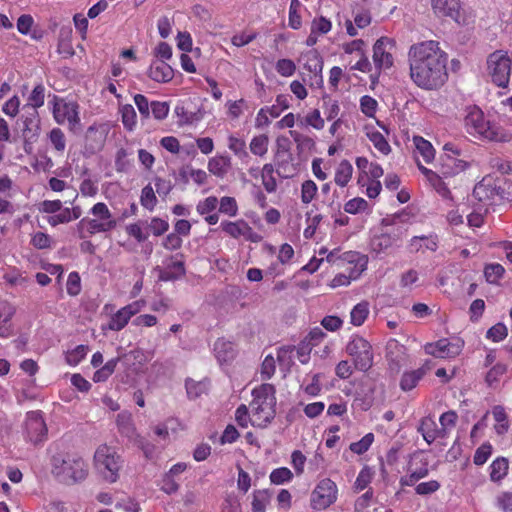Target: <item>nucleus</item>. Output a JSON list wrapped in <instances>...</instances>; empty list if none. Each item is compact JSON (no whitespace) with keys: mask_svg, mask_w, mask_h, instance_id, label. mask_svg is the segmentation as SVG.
<instances>
[{"mask_svg":"<svg viewBox=\"0 0 512 512\" xmlns=\"http://www.w3.org/2000/svg\"><path fill=\"white\" fill-rule=\"evenodd\" d=\"M410 75L414 83L424 89L441 87L447 77V54L437 41L429 40L414 44L409 53Z\"/></svg>","mask_w":512,"mask_h":512,"instance_id":"obj_1","label":"nucleus"},{"mask_svg":"<svg viewBox=\"0 0 512 512\" xmlns=\"http://www.w3.org/2000/svg\"><path fill=\"white\" fill-rule=\"evenodd\" d=\"M87 465L80 457L54 456L52 459V473L56 479L64 484L72 485L82 481L87 476Z\"/></svg>","mask_w":512,"mask_h":512,"instance_id":"obj_2","label":"nucleus"},{"mask_svg":"<svg viewBox=\"0 0 512 512\" xmlns=\"http://www.w3.org/2000/svg\"><path fill=\"white\" fill-rule=\"evenodd\" d=\"M466 130L471 135H479L490 141H508V137L499 128L485 121L484 113L478 107H470L464 119Z\"/></svg>","mask_w":512,"mask_h":512,"instance_id":"obj_3","label":"nucleus"},{"mask_svg":"<svg viewBox=\"0 0 512 512\" xmlns=\"http://www.w3.org/2000/svg\"><path fill=\"white\" fill-rule=\"evenodd\" d=\"M52 112L55 121L60 125L67 121L69 129L73 133H77L81 129L79 105L76 102H67L65 99L54 95Z\"/></svg>","mask_w":512,"mask_h":512,"instance_id":"obj_4","label":"nucleus"},{"mask_svg":"<svg viewBox=\"0 0 512 512\" xmlns=\"http://www.w3.org/2000/svg\"><path fill=\"white\" fill-rule=\"evenodd\" d=\"M94 459L104 477L110 482H115L122 466L121 458L115 450L105 444L101 445L97 448Z\"/></svg>","mask_w":512,"mask_h":512,"instance_id":"obj_5","label":"nucleus"},{"mask_svg":"<svg viewBox=\"0 0 512 512\" xmlns=\"http://www.w3.org/2000/svg\"><path fill=\"white\" fill-rule=\"evenodd\" d=\"M487 66L492 81L499 87L505 88L508 85L511 60L503 51H495L489 55Z\"/></svg>","mask_w":512,"mask_h":512,"instance_id":"obj_6","label":"nucleus"},{"mask_svg":"<svg viewBox=\"0 0 512 512\" xmlns=\"http://www.w3.org/2000/svg\"><path fill=\"white\" fill-rule=\"evenodd\" d=\"M337 485L329 478L318 482L311 493L310 505L314 510H324L337 500Z\"/></svg>","mask_w":512,"mask_h":512,"instance_id":"obj_7","label":"nucleus"},{"mask_svg":"<svg viewBox=\"0 0 512 512\" xmlns=\"http://www.w3.org/2000/svg\"><path fill=\"white\" fill-rule=\"evenodd\" d=\"M347 353L354 358L355 368L360 371H367L373 363L371 345L362 337H355L346 346Z\"/></svg>","mask_w":512,"mask_h":512,"instance_id":"obj_8","label":"nucleus"},{"mask_svg":"<svg viewBox=\"0 0 512 512\" xmlns=\"http://www.w3.org/2000/svg\"><path fill=\"white\" fill-rule=\"evenodd\" d=\"M464 342L460 339L449 341L448 339H440L435 343L425 345V352L437 358H453L460 354Z\"/></svg>","mask_w":512,"mask_h":512,"instance_id":"obj_9","label":"nucleus"},{"mask_svg":"<svg viewBox=\"0 0 512 512\" xmlns=\"http://www.w3.org/2000/svg\"><path fill=\"white\" fill-rule=\"evenodd\" d=\"M25 429L27 438L33 444L44 441L47 435V426L40 411H30L27 413Z\"/></svg>","mask_w":512,"mask_h":512,"instance_id":"obj_10","label":"nucleus"},{"mask_svg":"<svg viewBox=\"0 0 512 512\" xmlns=\"http://www.w3.org/2000/svg\"><path fill=\"white\" fill-rule=\"evenodd\" d=\"M432 8L438 17H449L458 24L465 21L459 0H432Z\"/></svg>","mask_w":512,"mask_h":512,"instance_id":"obj_11","label":"nucleus"},{"mask_svg":"<svg viewBox=\"0 0 512 512\" xmlns=\"http://www.w3.org/2000/svg\"><path fill=\"white\" fill-rule=\"evenodd\" d=\"M387 45L391 48L394 47V40L388 37H381L373 46V61L379 69L389 68L393 64V57L391 53L386 50Z\"/></svg>","mask_w":512,"mask_h":512,"instance_id":"obj_12","label":"nucleus"},{"mask_svg":"<svg viewBox=\"0 0 512 512\" xmlns=\"http://www.w3.org/2000/svg\"><path fill=\"white\" fill-rule=\"evenodd\" d=\"M403 231L399 227L393 233H382L374 236L371 240V249L376 253H381L392 247V245L401 237Z\"/></svg>","mask_w":512,"mask_h":512,"instance_id":"obj_13","label":"nucleus"},{"mask_svg":"<svg viewBox=\"0 0 512 512\" xmlns=\"http://www.w3.org/2000/svg\"><path fill=\"white\" fill-rule=\"evenodd\" d=\"M148 76L156 82L165 83L173 78L174 71L172 67L163 60H155L150 65Z\"/></svg>","mask_w":512,"mask_h":512,"instance_id":"obj_14","label":"nucleus"},{"mask_svg":"<svg viewBox=\"0 0 512 512\" xmlns=\"http://www.w3.org/2000/svg\"><path fill=\"white\" fill-rule=\"evenodd\" d=\"M440 172L444 177L456 175L465 170L467 162L456 159L455 157L445 153L440 156Z\"/></svg>","mask_w":512,"mask_h":512,"instance_id":"obj_15","label":"nucleus"},{"mask_svg":"<svg viewBox=\"0 0 512 512\" xmlns=\"http://www.w3.org/2000/svg\"><path fill=\"white\" fill-rule=\"evenodd\" d=\"M253 409L252 425L265 427L275 417V405L250 404Z\"/></svg>","mask_w":512,"mask_h":512,"instance_id":"obj_16","label":"nucleus"},{"mask_svg":"<svg viewBox=\"0 0 512 512\" xmlns=\"http://www.w3.org/2000/svg\"><path fill=\"white\" fill-rule=\"evenodd\" d=\"M304 68L318 78L317 83H322L323 58L317 50L313 49L303 55Z\"/></svg>","mask_w":512,"mask_h":512,"instance_id":"obj_17","label":"nucleus"},{"mask_svg":"<svg viewBox=\"0 0 512 512\" xmlns=\"http://www.w3.org/2000/svg\"><path fill=\"white\" fill-rule=\"evenodd\" d=\"M275 392V387L272 384L264 383L253 390L252 395L254 398L251 404L275 405Z\"/></svg>","mask_w":512,"mask_h":512,"instance_id":"obj_18","label":"nucleus"},{"mask_svg":"<svg viewBox=\"0 0 512 512\" xmlns=\"http://www.w3.org/2000/svg\"><path fill=\"white\" fill-rule=\"evenodd\" d=\"M72 28L71 26H63L59 30L57 51L65 58L74 55V49L71 44Z\"/></svg>","mask_w":512,"mask_h":512,"instance_id":"obj_19","label":"nucleus"},{"mask_svg":"<svg viewBox=\"0 0 512 512\" xmlns=\"http://www.w3.org/2000/svg\"><path fill=\"white\" fill-rule=\"evenodd\" d=\"M214 352L216 358L221 363L233 360L236 355L234 343L227 341L223 338H219L214 343Z\"/></svg>","mask_w":512,"mask_h":512,"instance_id":"obj_20","label":"nucleus"},{"mask_svg":"<svg viewBox=\"0 0 512 512\" xmlns=\"http://www.w3.org/2000/svg\"><path fill=\"white\" fill-rule=\"evenodd\" d=\"M14 313V308L8 302L0 301V337L11 335V319Z\"/></svg>","mask_w":512,"mask_h":512,"instance_id":"obj_21","label":"nucleus"},{"mask_svg":"<svg viewBox=\"0 0 512 512\" xmlns=\"http://www.w3.org/2000/svg\"><path fill=\"white\" fill-rule=\"evenodd\" d=\"M428 368L420 367L416 370L405 372L402 375L401 381H400V387L403 391H410L413 388L416 387L418 382L424 377L426 374Z\"/></svg>","mask_w":512,"mask_h":512,"instance_id":"obj_22","label":"nucleus"},{"mask_svg":"<svg viewBox=\"0 0 512 512\" xmlns=\"http://www.w3.org/2000/svg\"><path fill=\"white\" fill-rule=\"evenodd\" d=\"M24 128L22 131L23 137L33 136L38 139L40 131V118L37 110H33L23 120Z\"/></svg>","mask_w":512,"mask_h":512,"instance_id":"obj_23","label":"nucleus"},{"mask_svg":"<svg viewBox=\"0 0 512 512\" xmlns=\"http://www.w3.org/2000/svg\"><path fill=\"white\" fill-rule=\"evenodd\" d=\"M117 426L121 435L133 439L136 436L135 427L132 422L131 414L124 411L117 415Z\"/></svg>","mask_w":512,"mask_h":512,"instance_id":"obj_24","label":"nucleus"},{"mask_svg":"<svg viewBox=\"0 0 512 512\" xmlns=\"http://www.w3.org/2000/svg\"><path fill=\"white\" fill-rule=\"evenodd\" d=\"M185 387L187 395L190 399H196L203 394H206L209 389V381L207 379L195 381L193 379H186Z\"/></svg>","mask_w":512,"mask_h":512,"instance_id":"obj_25","label":"nucleus"},{"mask_svg":"<svg viewBox=\"0 0 512 512\" xmlns=\"http://www.w3.org/2000/svg\"><path fill=\"white\" fill-rule=\"evenodd\" d=\"M231 166L230 158L226 156H218L209 160L208 170L212 174L223 177Z\"/></svg>","mask_w":512,"mask_h":512,"instance_id":"obj_26","label":"nucleus"},{"mask_svg":"<svg viewBox=\"0 0 512 512\" xmlns=\"http://www.w3.org/2000/svg\"><path fill=\"white\" fill-rule=\"evenodd\" d=\"M222 229L234 238H237L240 235H247V233H252V228L244 221L223 222Z\"/></svg>","mask_w":512,"mask_h":512,"instance_id":"obj_27","label":"nucleus"},{"mask_svg":"<svg viewBox=\"0 0 512 512\" xmlns=\"http://www.w3.org/2000/svg\"><path fill=\"white\" fill-rule=\"evenodd\" d=\"M175 113L179 117L180 125L192 124L193 122L201 120L203 117V114L200 109L194 112L188 110L183 105H177L175 107Z\"/></svg>","mask_w":512,"mask_h":512,"instance_id":"obj_28","label":"nucleus"},{"mask_svg":"<svg viewBox=\"0 0 512 512\" xmlns=\"http://www.w3.org/2000/svg\"><path fill=\"white\" fill-rule=\"evenodd\" d=\"M353 167L348 160H342L335 173V183L345 187L352 177Z\"/></svg>","mask_w":512,"mask_h":512,"instance_id":"obj_29","label":"nucleus"},{"mask_svg":"<svg viewBox=\"0 0 512 512\" xmlns=\"http://www.w3.org/2000/svg\"><path fill=\"white\" fill-rule=\"evenodd\" d=\"M272 493L268 489L256 490L253 494L252 512H265Z\"/></svg>","mask_w":512,"mask_h":512,"instance_id":"obj_30","label":"nucleus"},{"mask_svg":"<svg viewBox=\"0 0 512 512\" xmlns=\"http://www.w3.org/2000/svg\"><path fill=\"white\" fill-rule=\"evenodd\" d=\"M418 430L428 444H431L437 438L436 423L430 417L422 419Z\"/></svg>","mask_w":512,"mask_h":512,"instance_id":"obj_31","label":"nucleus"},{"mask_svg":"<svg viewBox=\"0 0 512 512\" xmlns=\"http://www.w3.org/2000/svg\"><path fill=\"white\" fill-rule=\"evenodd\" d=\"M508 471V460L504 457H499L490 465V478L496 482L501 480Z\"/></svg>","mask_w":512,"mask_h":512,"instance_id":"obj_32","label":"nucleus"},{"mask_svg":"<svg viewBox=\"0 0 512 512\" xmlns=\"http://www.w3.org/2000/svg\"><path fill=\"white\" fill-rule=\"evenodd\" d=\"M413 141L417 151L422 155L424 161L429 163L435 155V150L431 143L421 136H415Z\"/></svg>","mask_w":512,"mask_h":512,"instance_id":"obj_33","label":"nucleus"},{"mask_svg":"<svg viewBox=\"0 0 512 512\" xmlns=\"http://www.w3.org/2000/svg\"><path fill=\"white\" fill-rule=\"evenodd\" d=\"M87 231L89 234L98 232H108L114 229L117 225L116 221H99L97 219L86 218Z\"/></svg>","mask_w":512,"mask_h":512,"instance_id":"obj_34","label":"nucleus"},{"mask_svg":"<svg viewBox=\"0 0 512 512\" xmlns=\"http://www.w3.org/2000/svg\"><path fill=\"white\" fill-rule=\"evenodd\" d=\"M131 318V312L125 309H120L115 313L108 324V328L113 331H119L123 329Z\"/></svg>","mask_w":512,"mask_h":512,"instance_id":"obj_35","label":"nucleus"},{"mask_svg":"<svg viewBox=\"0 0 512 512\" xmlns=\"http://www.w3.org/2000/svg\"><path fill=\"white\" fill-rule=\"evenodd\" d=\"M369 314V304L362 301L354 306L351 311V323L355 326H360L364 323Z\"/></svg>","mask_w":512,"mask_h":512,"instance_id":"obj_36","label":"nucleus"},{"mask_svg":"<svg viewBox=\"0 0 512 512\" xmlns=\"http://www.w3.org/2000/svg\"><path fill=\"white\" fill-rule=\"evenodd\" d=\"M119 358H113L105 363V365L98 369L93 375L94 382L106 381L115 371Z\"/></svg>","mask_w":512,"mask_h":512,"instance_id":"obj_37","label":"nucleus"},{"mask_svg":"<svg viewBox=\"0 0 512 512\" xmlns=\"http://www.w3.org/2000/svg\"><path fill=\"white\" fill-rule=\"evenodd\" d=\"M141 205L149 211H152L157 204V197L151 184L146 185L140 196Z\"/></svg>","mask_w":512,"mask_h":512,"instance_id":"obj_38","label":"nucleus"},{"mask_svg":"<svg viewBox=\"0 0 512 512\" xmlns=\"http://www.w3.org/2000/svg\"><path fill=\"white\" fill-rule=\"evenodd\" d=\"M420 241H424L425 242L424 245H425L426 249H428L430 251H436V249L438 247L437 238L433 237V236H430V237L414 236L411 239L410 247L412 249H414L415 251H418L422 247V245L419 243Z\"/></svg>","mask_w":512,"mask_h":512,"instance_id":"obj_39","label":"nucleus"},{"mask_svg":"<svg viewBox=\"0 0 512 512\" xmlns=\"http://www.w3.org/2000/svg\"><path fill=\"white\" fill-rule=\"evenodd\" d=\"M122 115V123L128 130H133L136 124V112L132 105L126 104L120 109Z\"/></svg>","mask_w":512,"mask_h":512,"instance_id":"obj_40","label":"nucleus"},{"mask_svg":"<svg viewBox=\"0 0 512 512\" xmlns=\"http://www.w3.org/2000/svg\"><path fill=\"white\" fill-rule=\"evenodd\" d=\"M505 269L500 264H488L484 269V275L489 283L495 284L503 276Z\"/></svg>","mask_w":512,"mask_h":512,"instance_id":"obj_41","label":"nucleus"},{"mask_svg":"<svg viewBox=\"0 0 512 512\" xmlns=\"http://www.w3.org/2000/svg\"><path fill=\"white\" fill-rule=\"evenodd\" d=\"M45 99V87L38 84L31 92L28 101L31 105L32 111L43 106Z\"/></svg>","mask_w":512,"mask_h":512,"instance_id":"obj_42","label":"nucleus"},{"mask_svg":"<svg viewBox=\"0 0 512 512\" xmlns=\"http://www.w3.org/2000/svg\"><path fill=\"white\" fill-rule=\"evenodd\" d=\"M374 435L372 433L366 434L361 440L350 444V450L358 455L365 453L373 443Z\"/></svg>","mask_w":512,"mask_h":512,"instance_id":"obj_43","label":"nucleus"},{"mask_svg":"<svg viewBox=\"0 0 512 512\" xmlns=\"http://www.w3.org/2000/svg\"><path fill=\"white\" fill-rule=\"evenodd\" d=\"M292 477H293V474L288 468L281 467V468L274 469L271 472L270 481L273 484L280 485V484L290 481L292 479Z\"/></svg>","mask_w":512,"mask_h":512,"instance_id":"obj_44","label":"nucleus"},{"mask_svg":"<svg viewBox=\"0 0 512 512\" xmlns=\"http://www.w3.org/2000/svg\"><path fill=\"white\" fill-rule=\"evenodd\" d=\"M268 137L266 135L256 136L250 143V150L253 154L263 156L267 152Z\"/></svg>","mask_w":512,"mask_h":512,"instance_id":"obj_45","label":"nucleus"},{"mask_svg":"<svg viewBox=\"0 0 512 512\" xmlns=\"http://www.w3.org/2000/svg\"><path fill=\"white\" fill-rule=\"evenodd\" d=\"M317 193V185L312 180H306L301 188V200L303 203H310Z\"/></svg>","mask_w":512,"mask_h":512,"instance_id":"obj_46","label":"nucleus"},{"mask_svg":"<svg viewBox=\"0 0 512 512\" xmlns=\"http://www.w3.org/2000/svg\"><path fill=\"white\" fill-rule=\"evenodd\" d=\"M183 257L184 256L182 253H178L175 256H171V263L167 265V267L171 269V271H174V274L177 276L178 279H180L186 274L184 261L182 260Z\"/></svg>","mask_w":512,"mask_h":512,"instance_id":"obj_47","label":"nucleus"},{"mask_svg":"<svg viewBox=\"0 0 512 512\" xmlns=\"http://www.w3.org/2000/svg\"><path fill=\"white\" fill-rule=\"evenodd\" d=\"M49 139L57 151L62 152L65 150V135L60 128H53L49 133Z\"/></svg>","mask_w":512,"mask_h":512,"instance_id":"obj_48","label":"nucleus"},{"mask_svg":"<svg viewBox=\"0 0 512 512\" xmlns=\"http://www.w3.org/2000/svg\"><path fill=\"white\" fill-rule=\"evenodd\" d=\"M301 3L299 0H291L289 8V26L293 29H299L301 26V16L298 13Z\"/></svg>","mask_w":512,"mask_h":512,"instance_id":"obj_49","label":"nucleus"},{"mask_svg":"<svg viewBox=\"0 0 512 512\" xmlns=\"http://www.w3.org/2000/svg\"><path fill=\"white\" fill-rule=\"evenodd\" d=\"M428 475V469L426 467H421L416 471H413L411 474L404 476L400 479L401 486H413L418 480L426 477Z\"/></svg>","mask_w":512,"mask_h":512,"instance_id":"obj_50","label":"nucleus"},{"mask_svg":"<svg viewBox=\"0 0 512 512\" xmlns=\"http://www.w3.org/2000/svg\"><path fill=\"white\" fill-rule=\"evenodd\" d=\"M507 371V366L502 363H497L494 365L486 375V383L488 386H492L494 383H496L499 380V377L505 374Z\"/></svg>","mask_w":512,"mask_h":512,"instance_id":"obj_51","label":"nucleus"},{"mask_svg":"<svg viewBox=\"0 0 512 512\" xmlns=\"http://www.w3.org/2000/svg\"><path fill=\"white\" fill-rule=\"evenodd\" d=\"M507 336V327L503 323H497L488 329L486 337L494 342H499Z\"/></svg>","mask_w":512,"mask_h":512,"instance_id":"obj_52","label":"nucleus"},{"mask_svg":"<svg viewBox=\"0 0 512 512\" xmlns=\"http://www.w3.org/2000/svg\"><path fill=\"white\" fill-rule=\"evenodd\" d=\"M369 139L380 152L386 155L390 153V145L380 132L376 131L371 133Z\"/></svg>","mask_w":512,"mask_h":512,"instance_id":"obj_53","label":"nucleus"},{"mask_svg":"<svg viewBox=\"0 0 512 512\" xmlns=\"http://www.w3.org/2000/svg\"><path fill=\"white\" fill-rule=\"evenodd\" d=\"M91 213L97 217L99 221H116L112 218V215L105 203L98 202L96 203L92 209Z\"/></svg>","mask_w":512,"mask_h":512,"instance_id":"obj_54","label":"nucleus"},{"mask_svg":"<svg viewBox=\"0 0 512 512\" xmlns=\"http://www.w3.org/2000/svg\"><path fill=\"white\" fill-rule=\"evenodd\" d=\"M492 452L490 443H483L475 452L473 462L476 465H483L489 458Z\"/></svg>","mask_w":512,"mask_h":512,"instance_id":"obj_55","label":"nucleus"},{"mask_svg":"<svg viewBox=\"0 0 512 512\" xmlns=\"http://www.w3.org/2000/svg\"><path fill=\"white\" fill-rule=\"evenodd\" d=\"M219 211L229 216H235L238 211L236 200L233 197H222L220 200Z\"/></svg>","mask_w":512,"mask_h":512,"instance_id":"obj_56","label":"nucleus"},{"mask_svg":"<svg viewBox=\"0 0 512 512\" xmlns=\"http://www.w3.org/2000/svg\"><path fill=\"white\" fill-rule=\"evenodd\" d=\"M295 63L290 59H280L276 63V71L284 77L292 76L295 73Z\"/></svg>","mask_w":512,"mask_h":512,"instance_id":"obj_57","label":"nucleus"},{"mask_svg":"<svg viewBox=\"0 0 512 512\" xmlns=\"http://www.w3.org/2000/svg\"><path fill=\"white\" fill-rule=\"evenodd\" d=\"M87 350L88 347L86 345H78L66 356L67 363L69 365H77L86 356Z\"/></svg>","mask_w":512,"mask_h":512,"instance_id":"obj_58","label":"nucleus"},{"mask_svg":"<svg viewBox=\"0 0 512 512\" xmlns=\"http://www.w3.org/2000/svg\"><path fill=\"white\" fill-rule=\"evenodd\" d=\"M367 206H368V203L365 199L354 198V199L349 200L344 205V210L349 214H356L360 211L365 210L367 208Z\"/></svg>","mask_w":512,"mask_h":512,"instance_id":"obj_59","label":"nucleus"},{"mask_svg":"<svg viewBox=\"0 0 512 512\" xmlns=\"http://www.w3.org/2000/svg\"><path fill=\"white\" fill-rule=\"evenodd\" d=\"M429 182L439 195H441L444 198H450L451 192L438 174L432 175L431 180Z\"/></svg>","mask_w":512,"mask_h":512,"instance_id":"obj_60","label":"nucleus"},{"mask_svg":"<svg viewBox=\"0 0 512 512\" xmlns=\"http://www.w3.org/2000/svg\"><path fill=\"white\" fill-rule=\"evenodd\" d=\"M151 111L155 119L163 120L168 115L169 105L167 102L153 101L151 102Z\"/></svg>","mask_w":512,"mask_h":512,"instance_id":"obj_61","label":"nucleus"},{"mask_svg":"<svg viewBox=\"0 0 512 512\" xmlns=\"http://www.w3.org/2000/svg\"><path fill=\"white\" fill-rule=\"evenodd\" d=\"M154 184L156 187V192L162 198H165L173 189L174 185L170 180H165L161 177H156L154 179Z\"/></svg>","mask_w":512,"mask_h":512,"instance_id":"obj_62","label":"nucleus"},{"mask_svg":"<svg viewBox=\"0 0 512 512\" xmlns=\"http://www.w3.org/2000/svg\"><path fill=\"white\" fill-rule=\"evenodd\" d=\"M361 111L366 116H373L377 108V101L371 96L365 95L360 100Z\"/></svg>","mask_w":512,"mask_h":512,"instance_id":"obj_63","label":"nucleus"},{"mask_svg":"<svg viewBox=\"0 0 512 512\" xmlns=\"http://www.w3.org/2000/svg\"><path fill=\"white\" fill-rule=\"evenodd\" d=\"M149 228L155 236H161L169 229V224L161 218L154 217L151 219Z\"/></svg>","mask_w":512,"mask_h":512,"instance_id":"obj_64","label":"nucleus"}]
</instances>
